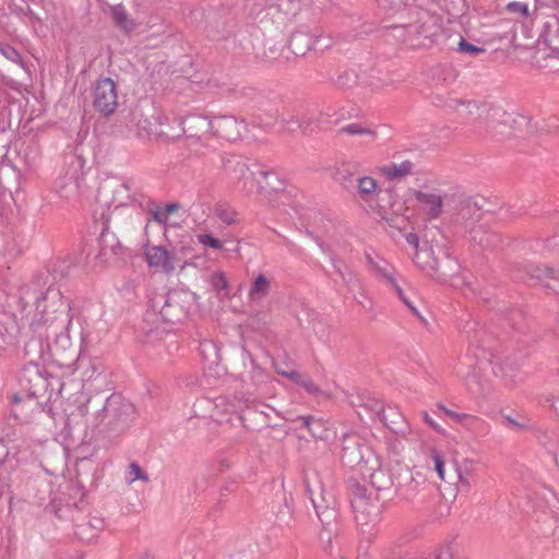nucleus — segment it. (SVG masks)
Masks as SVG:
<instances>
[{"label": "nucleus", "mask_w": 559, "mask_h": 559, "mask_svg": "<svg viewBox=\"0 0 559 559\" xmlns=\"http://www.w3.org/2000/svg\"><path fill=\"white\" fill-rule=\"evenodd\" d=\"M190 237L185 236L179 241V246L168 250L165 247L153 245L144 249V260L148 267L171 274L177 270L179 257H183L190 251Z\"/></svg>", "instance_id": "3"}, {"label": "nucleus", "mask_w": 559, "mask_h": 559, "mask_svg": "<svg viewBox=\"0 0 559 559\" xmlns=\"http://www.w3.org/2000/svg\"><path fill=\"white\" fill-rule=\"evenodd\" d=\"M282 376L286 377L290 381L295 382L302 389H305L306 392L310 394H317L320 392L317 384L307 376L298 373L296 371H277Z\"/></svg>", "instance_id": "14"}, {"label": "nucleus", "mask_w": 559, "mask_h": 559, "mask_svg": "<svg viewBox=\"0 0 559 559\" xmlns=\"http://www.w3.org/2000/svg\"><path fill=\"white\" fill-rule=\"evenodd\" d=\"M471 469L457 468V481H455V489L457 492L468 493L472 488Z\"/></svg>", "instance_id": "22"}, {"label": "nucleus", "mask_w": 559, "mask_h": 559, "mask_svg": "<svg viewBox=\"0 0 559 559\" xmlns=\"http://www.w3.org/2000/svg\"><path fill=\"white\" fill-rule=\"evenodd\" d=\"M357 198L365 203L367 209L383 219H388L390 207L381 204L383 190L372 176H361L356 180Z\"/></svg>", "instance_id": "5"}, {"label": "nucleus", "mask_w": 559, "mask_h": 559, "mask_svg": "<svg viewBox=\"0 0 559 559\" xmlns=\"http://www.w3.org/2000/svg\"><path fill=\"white\" fill-rule=\"evenodd\" d=\"M399 1H401V3H403V4H407V3H406V2H404L403 0H399Z\"/></svg>", "instance_id": "37"}, {"label": "nucleus", "mask_w": 559, "mask_h": 559, "mask_svg": "<svg viewBox=\"0 0 559 559\" xmlns=\"http://www.w3.org/2000/svg\"><path fill=\"white\" fill-rule=\"evenodd\" d=\"M412 162H402L400 164H391L386 166H380L378 168L380 175H383L391 180L407 177L412 174Z\"/></svg>", "instance_id": "13"}, {"label": "nucleus", "mask_w": 559, "mask_h": 559, "mask_svg": "<svg viewBox=\"0 0 559 559\" xmlns=\"http://www.w3.org/2000/svg\"><path fill=\"white\" fill-rule=\"evenodd\" d=\"M225 171H227L230 183L241 191H252L254 182L258 181L247 162L240 158L229 159L225 165Z\"/></svg>", "instance_id": "8"}, {"label": "nucleus", "mask_w": 559, "mask_h": 559, "mask_svg": "<svg viewBox=\"0 0 559 559\" xmlns=\"http://www.w3.org/2000/svg\"><path fill=\"white\" fill-rule=\"evenodd\" d=\"M20 401H22V400L20 399V396H19L17 394H13V396H12V403H16V404H17Z\"/></svg>", "instance_id": "32"}, {"label": "nucleus", "mask_w": 559, "mask_h": 559, "mask_svg": "<svg viewBox=\"0 0 559 559\" xmlns=\"http://www.w3.org/2000/svg\"><path fill=\"white\" fill-rule=\"evenodd\" d=\"M507 420H509V423L511 424H514V421L511 418H507Z\"/></svg>", "instance_id": "36"}, {"label": "nucleus", "mask_w": 559, "mask_h": 559, "mask_svg": "<svg viewBox=\"0 0 559 559\" xmlns=\"http://www.w3.org/2000/svg\"><path fill=\"white\" fill-rule=\"evenodd\" d=\"M116 83L111 79H100L93 92V107L104 117L112 116L117 109Z\"/></svg>", "instance_id": "7"}, {"label": "nucleus", "mask_w": 559, "mask_h": 559, "mask_svg": "<svg viewBox=\"0 0 559 559\" xmlns=\"http://www.w3.org/2000/svg\"><path fill=\"white\" fill-rule=\"evenodd\" d=\"M406 241L408 246L413 248L414 251H418L421 247V245L419 243V237L414 233H408L406 235Z\"/></svg>", "instance_id": "28"}, {"label": "nucleus", "mask_w": 559, "mask_h": 559, "mask_svg": "<svg viewBox=\"0 0 559 559\" xmlns=\"http://www.w3.org/2000/svg\"><path fill=\"white\" fill-rule=\"evenodd\" d=\"M165 120V116L156 112L148 116L143 114H133L131 120L133 135L144 144H168L177 142L187 131L185 128V126H187L186 118L183 120H179V130L176 134H170L163 129Z\"/></svg>", "instance_id": "1"}, {"label": "nucleus", "mask_w": 559, "mask_h": 559, "mask_svg": "<svg viewBox=\"0 0 559 559\" xmlns=\"http://www.w3.org/2000/svg\"><path fill=\"white\" fill-rule=\"evenodd\" d=\"M311 47V38L304 33H297L292 36L290 49L297 56H304Z\"/></svg>", "instance_id": "17"}, {"label": "nucleus", "mask_w": 559, "mask_h": 559, "mask_svg": "<svg viewBox=\"0 0 559 559\" xmlns=\"http://www.w3.org/2000/svg\"><path fill=\"white\" fill-rule=\"evenodd\" d=\"M437 559H453V551L451 550L450 544H443L438 548L436 554Z\"/></svg>", "instance_id": "27"}, {"label": "nucleus", "mask_w": 559, "mask_h": 559, "mask_svg": "<svg viewBox=\"0 0 559 559\" xmlns=\"http://www.w3.org/2000/svg\"><path fill=\"white\" fill-rule=\"evenodd\" d=\"M343 459L349 464L359 463L361 461L360 445L355 444L354 447H344Z\"/></svg>", "instance_id": "24"}, {"label": "nucleus", "mask_w": 559, "mask_h": 559, "mask_svg": "<svg viewBox=\"0 0 559 559\" xmlns=\"http://www.w3.org/2000/svg\"><path fill=\"white\" fill-rule=\"evenodd\" d=\"M188 265H190L189 262H183V264L179 265V272H182Z\"/></svg>", "instance_id": "33"}, {"label": "nucleus", "mask_w": 559, "mask_h": 559, "mask_svg": "<svg viewBox=\"0 0 559 559\" xmlns=\"http://www.w3.org/2000/svg\"><path fill=\"white\" fill-rule=\"evenodd\" d=\"M259 175L264 183L260 186V190L263 192L265 203L275 206L277 200L284 198L282 180L271 171L260 173Z\"/></svg>", "instance_id": "9"}, {"label": "nucleus", "mask_w": 559, "mask_h": 559, "mask_svg": "<svg viewBox=\"0 0 559 559\" xmlns=\"http://www.w3.org/2000/svg\"><path fill=\"white\" fill-rule=\"evenodd\" d=\"M177 209L176 204H168L167 205V213H173Z\"/></svg>", "instance_id": "31"}, {"label": "nucleus", "mask_w": 559, "mask_h": 559, "mask_svg": "<svg viewBox=\"0 0 559 559\" xmlns=\"http://www.w3.org/2000/svg\"><path fill=\"white\" fill-rule=\"evenodd\" d=\"M368 264L369 267H371V271L374 275H377L378 278H380L382 282L391 284L392 288L395 289V293L406 306H408L409 309H412L414 312H416V309L412 305L411 301L407 300L406 297H404V293L402 288L396 285L395 280L392 277V269L386 263L380 264L379 262L368 258Z\"/></svg>", "instance_id": "10"}, {"label": "nucleus", "mask_w": 559, "mask_h": 559, "mask_svg": "<svg viewBox=\"0 0 559 559\" xmlns=\"http://www.w3.org/2000/svg\"><path fill=\"white\" fill-rule=\"evenodd\" d=\"M352 507H354L356 512H367V502L362 499V497H356L354 502H352Z\"/></svg>", "instance_id": "29"}, {"label": "nucleus", "mask_w": 559, "mask_h": 559, "mask_svg": "<svg viewBox=\"0 0 559 559\" xmlns=\"http://www.w3.org/2000/svg\"><path fill=\"white\" fill-rule=\"evenodd\" d=\"M197 241H199L200 245L212 248L214 250H222L223 249V241L214 238L211 234H199L195 236Z\"/></svg>", "instance_id": "23"}, {"label": "nucleus", "mask_w": 559, "mask_h": 559, "mask_svg": "<svg viewBox=\"0 0 559 559\" xmlns=\"http://www.w3.org/2000/svg\"><path fill=\"white\" fill-rule=\"evenodd\" d=\"M188 131L199 132L201 130H213L214 134L228 141H237L241 136L243 124L233 117L218 118L212 122L203 116H186Z\"/></svg>", "instance_id": "4"}, {"label": "nucleus", "mask_w": 559, "mask_h": 559, "mask_svg": "<svg viewBox=\"0 0 559 559\" xmlns=\"http://www.w3.org/2000/svg\"><path fill=\"white\" fill-rule=\"evenodd\" d=\"M211 281L215 289L228 290V280L225 277L224 273H213Z\"/></svg>", "instance_id": "25"}, {"label": "nucleus", "mask_w": 559, "mask_h": 559, "mask_svg": "<svg viewBox=\"0 0 559 559\" xmlns=\"http://www.w3.org/2000/svg\"><path fill=\"white\" fill-rule=\"evenodd\" d=\"M423 416H424V421H425L426 424H428V425H429V427H430V428H432V430H433V431H436V432H438V433L442 431L441 427L437 424V421H435V420L430 417L429 413H424V415H423Z\"/></svg>", "instance_id": "30"}, {"label": "nucleus", "mask_w": 559, "mask_h": 559, "mask_svg": "<svg viewBox=\"0 0 559 559\" xmlns=\"http://www.w3.org/2000/svg\"><path fill=\"white\" fill-rule=\"evenodd\" d=\"M343 132L352 135L365 136L366 143H372L376 139V132L373 129H369L359 123L346 124L343 128Z\"/></svg>", "instance_id": "18"}, {"label": "nucleus", "mask_w": 559, "mask_h": 559, "mask_svg": "<svg viewBox=\"0 0 559 559\" xmlns=\"http://www.w3.org/2000/svg\"><path fill=\"white\" fill-rule=\"evenodd\" d=\"M429 457L432 464V468H435L438 478H440L442 481H447V472L444 471V461L443 455L441 452H439L438 449L431 448L429 450Z\"/></svg>", "instance_id": "19"}, {"label": "nucleus", "mask_w": 559, "mask_h": 559, "mask_svg": "<svg viewBox=\"0 0 559 559\" xmlns=\"http://www.w3.org/2000/svg\"><path fill=\"white\" fill-rule=\"evenodd\" d=\"M270 290V281L262 274H260L255 281H253L252 287L250 288V293H248V298L252 301L260 300L269 294Z\"/></svg>", "instance_id": "16"}, {"label": "nucleus", "mask_w": 559, "mask_h": 559, "mask_svg": "<svg viewBox=\"0 0 559 559\" xmlns=\"http://www.w3.org/2000/svg\"><path fill=\"white\" fill-rule=\"evenodd\" d=\"M533 278L544 283L546 288L559 293V270L549 266L534 265L528 270Z\"/></svg>", "instance_id": "11"}, {"label": "nucleus", "mask_w": 559, "mask_h": 559, "mask_svg": "<svg viewBox=\"0 0 559 559\" xmlns=\"http://www.w3.org/2000/svg\"><path fill=\"white\" fill-rule=\"evenodd\" d=\"M124 478L129 484H133L136 480H143L144 483L148 481V475L143 472L142 467L138 463H131L128 465Z\"/></svg>", "instance_id": "21"}, {"label": "nucleus", "mask_w": 559, "mask_h": 559, "mask_svg": "<svg viewBox=\"0 0 559 559\" xmlns=\"http://www.w3.org/2000/svg\"><path fill=\"white\" fill-rule=\"evenodd\" d=\"M407 201H415L418 217L425 223H431L441 217L443 213V198L435 192L408 189Z\"/></svg>", "instance_id": "6"}, {"label": "nucleus", "mask_w": 559, "mask_h": 559, "mask_svg": "<svg viewBox=\"0 0 559 559\" xmlns=\"http://www.w3.org/2000/svg\"><path fill=\"white\" fill-rule=\"evenodd\" d=\"M403 2L406 4H409V3L414 2V0H403Z\"/></svg>", "instance_id": "34"}, {"label": "nucleus", "mask_w": 559, "mask_h": 559, "mask_svg": "<svg viewBox=\"0 0 559 559\" xmlns=\"http://www.w3.org/2000/svg\"><path fill=\"white\" fill-rule=\"evenodd\" d=\"M189 139H194V133H190Z\"/></svg>", "instance_id": "35"}, {"label": "nucleus", "mask_w": 559, "mask_h": 559, "mask_svg": "<svg viewBox=\"0 0 559 559\" xmlns=\"http://www.w3.org/2000/svg\"><path fill=\"white\" fill-rule=\"evenodd\" d=\"M438 412L466 428H472V426L477 421V418L468 413H455L442 405H438Z\"/></svg>", "instance_id": "15"}, {"label": "nucleus", "mask_w": 559, "mask_h": 559, "mask_svg": "<svg viewBox=\"0 0 559 559\" xmlns=\"http://www.w3.org/2000/svg\"><path fill=\"white\" fill-rule=\"evenodd\" d=\"M459 51L468 53L471 56H477V55L484 52V49L481 47L474 46V45L467 43L466 40L462 39L459 43Z\"/></svg>", "instance_id": "26"}, {"label": "nucleus", "mask_w": 559, "mask_h": 559, "mask_svg": "<svg viewBox=\"0 0 559 559\" xmlns=\"http://www.w3.org/2000/svg\"><path fill=\"white\" fill-rule=\"evenodd\" d=\"M413 261L420 270L438 278L448 276L454 266L445 250L427 242L413 252Z\"/></svg>", "instance_id": "2"}, {"label": "nucleus", "mask_w": 559, "mask_h": 559, "mask_svg": "<svg viewBox=\"0 0 559 559\" xmlns=\"http://www.w3.org/2000/svg\"><path fill=\"white\" fill-rule=\"evenodd\" d=\"M114 21L117 26L126 32H131L134 27V23L129 19L126 9L122 7H116L112 9Z\"/></svg>", "instance_id": "20"}, {"label": "nucleus", "mask_w": 559, "mask_h": 559, "mask_svg": "<svg viewBox=\"0 0 559 559\" xmlns=\"http://www.w3.org/2000/svg\"><path fill=\"white\" fill-rule=\"evenodd\" d=\"M538 0H513L506 4V11L516 19L527 20L535 11Z\"/></svg>", "instance_id": "12"}]
</instances>
